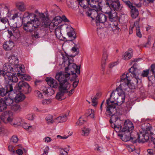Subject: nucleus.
<instances>
[{
	"instance_id": "a18cd8bd",
	"label": "nucleus",
	"mask_w": 155,
	"mask_h": 155,
	"mask_svg": "<svg viewBox=\"0 0 155 155\" xmlns=\"http://www.w3.org/2000/svg\"><path fill=\"white\" fill-rule=\"evenodd\" d=\"M45 119L48 124H52L54 121L55 122V119L54 120H53V116L51 115H47Z\"/></svg>"
},
{
	"instance_id": "4be33fe9",
	"label": "nucleus",
	"mask_w": 155,
	"mask_h": 155,
	"mask_svg": "<svg viewBox=\"0 0 155 155\" xmlns=\"http://www.w3.org/2000/svg\"><path fill=\"white\" fill-rule=\"evenodd\" d=\"M14 45L13 42L10 41H7L3 45L4 49L6 50H10Z\"/></svg>"
},
{
	"instance_id": "9b49d317",
	"label": "nucleus",
	"mask_w": 155,
	"mask_h": 155,
	"mask_svg": "<svg viewBox=\"0 0 155 155\" xmlns=\"http://www.w3.org/2000/svg\"><path fill=\"white\" fill-rule=\"evenodd\" d=\"M113 103H114L113 101L109 102L108 100H106V114L111 117L115 116V115H114V114L116 112V105Z\"/></svg>"
},
{
	"instance_id": "f3484780",
	"label": "nucleus",
	"mask_w": 155,
	"mask_h": 155,
	"mask_svg": "<svg viewBox=\"0 0 155 155\" xmlns=\"http://www.w3.org/2000/svg\"><path fill=\"white\" fill-rule=\"evenodd\" d=\"M117 92L118 96L114 104L117 105H120L124 102L125 98V94L124 93Z\"/></svg>"
},
{
	"instance_id": "ddd939ff",
	"label": "nucleus",
	"mask_w": 155,
	"mask_h": 155,
	"mask_svg": "<svg viewBox=\"0 0 155 155\" xmlns=\"http://www.w3.org/2000/svg\"><path fill=\"white\" fill-rule=\"evenodd\" d=\"M70 88L65 87H58L59 91L57 93L56 96V98L59 101H61L64 99L66 97H64V95L65 93H68V90Z\"/></svg>"
},
{
	"instance_id": "2f4dec72",
	"label": "nucleus",
	"mask_w": 155,
	"mask_h": 155,
	"mask_svg": "<svg viewBox=\"0 0 155 155\" xmlns=\"http://www.w3.org/2000/svg\"><path fill=\"white\" fill-rule=\"evenodd\" d=\"M40 30L38 29V28L32 30V31L30 32L32 37L36 38H39L40 37Z\"/></svg>"
},
{
	"instance_id": "e2e57ef3",
	"label": "nucleus",
	"mask_w": 155,
	"mask_h": 155,
	"mask_svg": "<svg viewBox=\"0 0 155 155\" xmlns=\"http://www.w3.org/2000/svg\"><path fill=\"white\" fill-rule=\"evenodd\" d=\"M18 141V139L17 137L15 136H13L11 139V141L13 143H17Z\"/></svg>"
},
{
	"instance_id": "3c124183",
	"label": "nucleus",
	"mask_w": 155,
	"mask_h": 155,
	"mask_svg": "<svg viewBox=\"0 0 155 155\" xmlns=\"http://www.w3.org/2000/svg\"><path fill=\"white\" fill-rule=\"evenodd\" d=\"M1 8H3L5 10V11L7 12V13H9L10 12V9L5 4H2L0 5Z\"/></svg>"
},
{
	"instance_id": "0e129e2a",
	"label": "nucleus",
	"mask_w": 155,
	"mask_h": 155,
	"mask_svg": "<svg viewBox=\"0 0 155 155\" xmlns=\"http://www.w3.org/2000/svg\"><path fill=\"white\" fill-rule=\"evenodd\" d=\"M51 101L50 99H46L42 101V104L44 105H47L50 104L51 102Z\"/></svg>"
},
{
	"instance_id": "4d7b16f0",
	"label": "nucleus",
	"mask_w": 155,
	"mask_h": 155,
	"mask_svg": "<svg viewBox=\"0 0 155 155\" xmlns=\"http://www.w3.org/2000/svg\"><path fill=\"white\" fill-rule=\"evenodd\" d=\"M150 71L152 72L153 74L154 75V77L155 78V64H152L150 67Z\"/></svg>"
},
{
	"instance_id": "79ce46f5",
	"label": "nucleus",
	"mask_w": 155,
	"mask_h": 155,
	"mask_svg": "<svg viewBox=\"0 0 155 155\" xmlns=\"http://www.w3.org/2000/svg\"><path fill=\"white\" fill-rule=\"evenodd\" d=\"M90 129L86 127H84L81 130V135L84 136H87L89 134Z\"/></svg>"
},
{
	"instance_id": "bf43d9fd",
	"label": "nucleus",
	"mask_w": 155,
	"mask_h": 155,
	"mask_svg": "<svg viewBox=\"0 0 155 155\" xmlns=\"http://www.w3.org/2000/svg\"><path fill=\"white\" fill-rule=\"evenodd\" d=\"M0 74L2 75L3 76H5L6 78H7V75H10L9 73H7L4 70H3L0 71Z\"/></svg>"
},
{
	"instance_id": "423d86ee",
	"label": "nucleus",
	"mask_w": 155,
	"mask_h": 155,
	"mask_svg": "<svg viewBox=\"0 0 155 155\" xmlns=\"http://www.w3.org/2000/svg\"><path fill=\"white\" fill-rule=\"evenodd\" d=\"M80 5L84 8H86L89 5L93 8H100L101 7V2L100 0H77Z\"/></svg>"
},
{
	"instance_id": "f8f14e48",
	"label": "nucleus",
	"mask_w": 155,
	"mask_h": 155,
	"mask_svg": "<svg viewBox=\"0 0 155 155\" xmlns=\"http://www.w3.org/2000/svg\"><path fill=\"white\" fill-rule=\"evenodd\" d=\"M97 15V17L96 23H104L107 20V16L104 14L101 13L97 14V12L96 10L91 9V12L90 13H88V15L89 16H91L92 14Z\"/></svg>"
},
{
	"instance_id": "6ab92c4d",
	"label": "nucleus",
	"mask_w": 155,
	"mask_h": 155,
	"mask_svg": "<svg viewBox=\"0 0 155 155\" xmlns=\"http://www.w3.org/2000/svg\"><path fill=\"white\" fill-rule=\"evenodd\" d=\"M18 66H21L20 65L14 66L13 68H12L10 65L8 64H5L3 66V69L7 73H9L11 71L15 73L16 72H18V71H15V69L17 68V67Z\"/></svg>"
},
{
	"instance_id": "680f3d73",
	"label": "nucleus",
	"mask_w": 155,
	"mask_h": 155,
	"mask_svg": "<svg viewBox=\"0 0 155 155\" xmlns=\"http://www.w3.org/2000/svg\"><path fill=\"white\" fill-rule=\"evenodd\" d=\"M124 3L131 9L134 6L132 5V3L129 1H124Z\"/></svg>"
},
{
	"instance_id": "4c0bfd02",
	"label": "nucleus",
	"mask_w": 155,
	"mask_h": 155,
	"mask_svg": "<svg viewBox=\"0 0 155 155\" xmlns=\"http://www.w3.org/2000/svg\"><path fill=\"white\" fill-rule=\"evenodd\" d=\"M8 79L11 82H16L18 81V78L15 75H7Z\"/></svg>"
},
{
	"instance_id": "72a5a7b5",
	"label": "nucleus",
	"mask_w": 155,
	"mask_h": 155,
	"mask_svg": "<svg viewBox=\"0 0 155 155\" xmlns=\"http://www.w3.org/2000/svg\"><path fill=\"white\" fill-rule=\"evenodd\" d=\"M7 108L6 104L3 99L0 98V112H2L5 110Z\"/></svg>"
},
{
	"instance_id": "1a4fd4ad",
	"label": "nucleus",
	"mask_w": 155,
	"mask_h": 155,
	"mask_svg": "<svg viewBox=\"0 0 155 155\" xmlns=\"http://www.w3.org/2000/svg\"><path fill=\"white\" fill-rule=\"evenodd\" d=\"M15 89L25 94L29 93L31 91V88L29 85L24 81H20Z\"/></svg>"
},
{
	"instance_id": "6e6552de",
	"label": "nucleus",
	"mask_w": 155,
	"mask_h": 155,
	"mask_svg": "<svg viewBox=\"0 0 155 155\" xmlns=\"http://www.w3.org/2000/svg\"><path fill=\"white\" fill-rule=\"evenodd\" d=\"M15 71H18L16 75L22 81L25 80L30 81L31 80V78L30 76L25 74V71L24 66L21 65V66H18L17 68H15Z\"/></svg>"
},
{
	"instance_id": "e433bc0d",
	"label": "nucleus",
	"mask_w": 155,
	"mask_h": 155,
	"mask_svg": "<svg viewBox=\"0 0 155 155\" xmlns=\"http://www.w3.org/2000/svg\"><path fill=\"white\" fill-rule=\"evenodd\" d=\"M42 91H43L44 93L45 94H48V95L51 94H49V92H52V94H53L54 93V90L51 88H48L44 86L41 88Z\"/></svg>"
},
{
	"instance_id": "c03bdc74",
	"label": "nucleus",
	"mask_w": 155,
	"mask_h": 155,
	"mask_svg": "<svg viewBox=\"0 0 155 155\" xmlns=\"http://www.w3.org/2000/svg\"><path fill=\"white\" fill-rule=\"evenodd\" d=\"M108 53L107 50L104 49L102 55V61H106L107 59Z\"/></svg>"
},
{
	"instance_id": "7c9ffc66",
	"label": "nucleus",
	"mask_w": 155,
	"mask_h": 155,
	"mask_svg": "<svg viewBox=\"0 0 155 155\" xmlns=\"http://www.w3.org/2000/svg\"><path fill=\"white\" fill-rule=\"evenodd\" d=\"M17 8L21 12H24L26 10V6L24 3L22 2H18L16 4Z\"/></svg>"
},
{
	"instance_id": "39448f33",
	"label": "nucleus",
	"mask_w": 155,
	"mask_h": 155,
	"mask_svg": "<svg viewBox=\"0 0 155 155\" xmlns=\"http://www.w3.org/2000/svg\"><path fill=\"white\" fill-rule=\"evenodd\" d=\"M130 77H131V76L130 75L128 76L127 74H124L121 77V83L117 88L115 91L119 93H124V91L126 90L128 87V84L131 80Z\"/></svg>"
},
{
	"instance_id": "58836bf2",
	"label": "nucleus",
	"mask_w": 155,
	"mask_h": 155,
	"mask_svg": "<svg viewBox=\"0 0 155 155\" xmlns=\"http://www.w3.org/2000/svg\"><path fill=\"white\" fill-rule=\"evenodd\" d=\"M134 79V82L132 83L128 82V87H129L130 89H134L137 86V84L138 83V82L137 83H136V80H135V78L134 77H132ZM140 80H138V82L139 81H140ZM130 82V81L129 82Z\"/></svg>"
},
{
	"instance_id": "0eeeda50",
	"label": "nucleus",
	"mask_w": 155,
	"mask_h": 155,
	"mask_svg": "<svg viewBox=\"0 0 155 155\" xmlns=\"http://www.w3.org/2000/svg\"><path fill=\"white\" fill-rule=\"evenodd\" d=\"M11 112L10 111H5L2 114L4 115L5 114L7 115V118L5 119L7 123H9L12 125L16 127L20 125L21 124L22 120L20 118L16 117L13 118L12 116H10V114H11Z\"/></svg>"
},
{
	"instance_id": "aec40b11",
	"label": "nucleus",
	"mask_w": 155,
	"mask_h": 155,
	"mask_svg": "<svg viewBox=\"0 0 155 155\" xmlns=\"http://www.w3.org/2000/svg\"><path fill=\"white\" fill-rule=\"evenodd\" d=\"M8 23V20L6 18H0V31L5 30Z\"/></svg>"
},
{
	"instance_id": "c9c22d12",
	"label": "nucleus",
	"mask_w": 155,
	"mask_h": 155,
	"mask_svg": "<svg viewBox=\"0 0 155 155\" xmlns=\"http://www.w3.org/2000/svg\"><path fill=\"white\" fill-rule=\"evenodd\" d=\"M79 80L75 81L73 83L72 85L74 87L73 88L71 89L69 91V93H68V95L69 96H71L74 92V88L76 87L79 83Z\"/></svg>"
},
{
	"instance_id": "cd10ccee",
	"label": "nucleus",
	"mask_w": 155,
	"mask_h": 155,
	"mask_svg": "<svg viewBox=\"0 0 155 155\" xmlns=\"http://www.w3.org/2000/svg\"><path fill=\"white\" fill-rule=\"evenodd\" d=\"M67 114H65L58 117L55 119V122L58 123L65 122L67 120Z\"/></svg>"
},
{
	"instance_id": "6e6d98bb",
	"label": "nucleus",
	"mask_w": 155,
	"mask_h": 155,
	"mask_svg": "<svg viewBox=\"0 0 155 155\" xmlns=\"http://www.w3.org/2000/svg\"><path fill=\"white\" fill-rule=\"evenodd\" d=\"M149 69H147L143 70L141 74V76L143 77H147L149 74Z\"/></svg>"
},
{
	"instance_id": "a211bd4d",
	"label": "nucleus",
	"mask_w": 155,
	"mask_h": 155,
	"mask_svg": "<svg viewBox=\"0 0 155 155\" xmlns=\"http://www.w3.org/2000/svg\"><path fill=\"white\" fill-rule=\"evenodd\" d=\"M46 81L51 87L55 88L58 87V84L55 80L51 78H46Z\"/></svg>"
},
{
	"instance_id": "7ed1b4c3",
	"label": "nucleus",
	"mask_w": 155,
	"mask_h": 155,
	"mask_svg": "<svg viewBox=\"0 0 155 155\" xmlns=\"http://www.w3.org/2000/svg\"><path fill=\"white\" fill-rule=\"evenodd\" d=\"M62 55L63 61L64 62L68 60V67L65 68V70L66 71H68L69 73L71 72V74L73 75L71 80H74L76 79L78 77L76 73L78 74H80V67H78L75 64L71 63L70 61L69 60V57L67 55L64 54H62Z\"/></svg>"
},
{
	"instance_id": "2eb2a0df",
	"label": "nucleus",
	"mask_w": 155,
	"mask_h": 155,
	"mask_svg": "<svg viewBox=\"0 0 155 155\" xmlns=\"http://www.w3.org/2000/svg\"><path fill=\"white\" fill-rule=\"evenodd\" d=\"M39 16L41 20L42 25L44 27H48L50 25V22L48 17L45 16L43 13H39Z\"/></svg>"
},
{
	"instance_id": "09e8293b",
	"label": "nucleus",
	"mask_w": 155,
	"mask_h": 155,
	"mask_svg": "<svg viewBox=\"0 0 155 155\" xmlns=\"http://www.w3.org/2000/svg\"><path fill=\"white\" fill-rule=\"evenodd\" d=\"M1 87L2 86L0 85V96H4L7 93V91L4 88L2 87Z\"/></svg>"
},
{
	"instance_id": "c756f323",
	"label": "nucleus",
	"mask_w": 155,
	"mask_h": 155,
	"mask_svg": "<svg viewBox=\"0 0 155 155\" xmlns=\"http://www.w3.org/2000/svg\"><path fill=\"white\" fill-rule=\"evenodd\" d=\"M139 19L135 21L134 23V25L136 27V33L137 36L140 38H141L142 37V35L140 31V29L139 26Z\"/></svg>"
},
{
	"instance_id": "f03ea898",
	"label": "nucleus",
	"mask_w": 155,
	"mask_h": 155,
	"mask_svg": "<svg viewBox=\"0 0 155 155\" xmlns=\"http://www.w3.org/2000/svg\"><path fill=\"white\" fill-rule=\"evenodd\" d=\"M23 19H30L26 23L23 25L24 29L27 32H31L38 27L40 22L36 15L34 13L25 12L23 15Z\"/></svg>"
},
{
	"instance_id": "473e14b6",
	"label": "nucleus",
	"mask_w": 155,
	"mask_h": 155,
	"mask_svg": "<svg viewBox=\"0 0 155 155\" xmlns=\"http://www.w3.org/2000/svg\"><path fill=\"white\" fill-rule=\"evenodd\" d=\"M16 103L17 102H15L11 105V108L12 110L15 111L19 112L21 110V108L20 105Z\"/></svg>"
},
{
	"instance_id": "774afa93",
	"label": "nucleus",
	"mask_w": 155,
	"mask_h": 155,
	"mask_svg": "<svg viewBox=\"0 0 155 155\" xmlns=\"http://www.w3.org/2000/svg\"><path fill=\"white\" fill-rule=\"evenodd\" d=\"M127 149L129 152H131L135 150V147L134 146L131 145L130 146H128L127 147Z\"/></svg>"
},
{
	"instance_id": "a19ab883",
	"label": "nucleus",
	"mask_w": 155,
	"mask_h": 155,
	"mask_svg": "<svg viewBox=\"0 0 155 155\" xmlns=\"http://www.w3.org/2000/svg\"><path fill=\"white\" fill-rule=\"evenodd\" d=\"M67 35L70 38L71 41H72L76 38V36L74 31L73 30L71 31H70L68 32Z\"/></svg>"
},
{
	"instance_id": "a878e982",
	"label": "nucleus",
	"mask_w": 155,
	"mask_h": 155,
	"mask_svg": "<svg viewBox=\"0 0 155 155\" xmlns=\"http://www.w3.org/2000/svg\"><path fill=\"white\" fill-rule=\"evenodd\" d=\"M118 95L117 92L115 91V90L113 91L110 95L109 98L107 99L108 100V102H110L111 101H114V104L118 97Z\"/></svg>"
},
{
	"instance_id": "f704fd0d",
	"label": "nucleus",
	"mask_w": 155,
	"mask_h": 155,
	"mask_svg": "<svg viewBox=\"0 0 155 155\" xmlns=\"http://www.w3.org/2000/svg\"><path fill=\"white\" fill-rule=\"evenodd\" d=\"M130 12L131 16L133 18H136L138 15V10L135 7H134L131 9Z\"/></svg>"
},
{
	"instance_id": "052dcab7",
	"label": "nucleus",
	"mask_w": 155,
	"mask_h": 155,
	"mask_svg": "<svg viewBox=\"0 0 155 155\" xmlns=\"http://www.w3.org/2000/svg\"><path fill=\"white\" fill-rule=\"evenodd\" d=\"M61 18L60 16H57L54 18L53 21H54L55 22H58V24L61 23Z\"/></svg>"
},
{
	"instance_id": "b1692460",
	"label": "nucleus",
	"mask_w": 155,
	"mask_h": 155,
	"mask_svg": "<svg viewBox=\"0 0 155 155\" xmlns=\"http://www.w3.org/2000/svg\"><path fill=\"white\" fill-rule=\"evenodd\" d=\"M135 137L137 139V142L138 141L139 143L144 142L149 139V137L145 138V134H138L137 133H135Z\"/></svg>"
},
{
	"instance_id": "393cba45",
	"label": "nucleus",
	"mask_w": 155,
	"mask_h": 155,
	"mask_svg": "<svg viewBox=\"0 0 155 155\" xmlns=\"http://www.w3.org/2000/svg\"><path fill=\"white\" fill-rule=\"evenodd\" d=\"M9 62L14 66L19 65L18 64V60L17 57L14 55H10L8 58Z\"/></svg>"
},
{
	"instance_id": "ea45409f",
	"label": "nucleus",
	"mask_w": 155,
	"mask_h": 155,
	"mask_svg": "<svg viewBox=\"0 0 155 155\" xmlns=\"http://www.w3.org/2000/svg\"><path fill=\"white\" fill-rule=\"evenodd\" d=\"M4 100L5 101V104H6V105L11 106L13 104L14 102L13 99H11L10 97L4 98Z\"/></svg>"
},
{
	"instance_id": "338daca9",
	"label": "nucleus",
	"mask_w": 155,
	"mask_h": 155,
	"mask_svg": "<svg viewBox=\"0 0 155 155\" xmlns=\"http://www.w3.org/2000/svg\"><path fill=\"white\" fill-rule=\"evenodd\" d=\"M49 150V148L48 146H47L45 149L43 153L41 155H47Z\"/></svg>"
},
{
	"instance_id": "49530a36",
	"label": "nucleus",
	"mask_w": 155,
	"mask_h": 155,
	"mask_svg": "<svg viewBox=\"0 0 155 155\" xmlns=\"http://www.w3.org/2000/svg\"><path fill=\"white\" fill-rule=\"evenodd\" d=\"M132 57L131 53L127 51L125 52V54L123 55V58L125 60H128Z\"/></svg>"
},
{
	"instance_id": "bb28decb",
	"label": "nucleus",
	"mask_w": 155,
	"mask_h": 155,
	"mask_svg": "<svg viewBox=\"0 0 155 155\" xmlns=\"http://www.w3.org/2000/svg\"><path fill=\"white\" fill-rule=\"evenodd\" d=\"M25 95L22 93L19 92L16 94L15 97V102H19L22 101L25 98Z\"/></svg>"
},
{
	"instance_id": "13d9d810",
	"label": "nucleus",
	"mask_w": 155,
	"mask_h": 155,
	"mask_svg": "<svg viewBox=\"0 0 155 155\" xmlns=\"http://www.w3.org/2000/svg\"><path fill=\"white\" fill-rule=\"evenodd\" d=\"M84 120L82 119L81 117H80L78 121L77 122L76 124L77 125L81 126L84 123Z\"/></svg>"
},
{
	"instance_id": "f257e3e1",
	"label": "nucleus",
	"mask_w": 155,
	"mask_h": 155,
	"mask_svg": "<svg viewBox=\"0 0 155 155\" xmlns=\"http://www.w3.org/2000/svg\"><path fill=\"white\" fill-rule=\"evenodd\" d=\"M133 123L129 120H126L121 132L122 134H119L118 136L121 137L122 140L125 142L130 140L133 143L137 142V139L135 136H134L133 130L134 129Z\"/></svg>"
},
{
	"instance_id": "603ef678",
	"label": "nucleus",
	"mask_w": 155,
	"mask_h": 155,
	"mask_svg": "<svg viewBox=\"0 0 155 155\" xmlns=\"http://www.w3.org/2000/svg\"><path fill=\"white\" fill-rule=\"evenodd\" d=\"M69 150V149H68L66 151L65 150H63L61 149L60 150L59 155H68V153Z\"/></svg>"
},
{
	"instance_id": "de8ad7c7",
	"label": "nucleus",
	"mask_w": 155,
	"mask_h": 155,
	"mask_svg": "<svg viewBox=\"0 0 155 155\" xmlns=\"http://www.w3.org/2000/svg\"><path fill=\"white\" fill-rule=\"evenodd\" d=\"M55 33L57 37L60 38L61 36V33L60 27L58 26L55 29Z\"/></svg>"
},
{
	"instance_id": "37998d69",
	"label": "nucleus",
	"mask_w": 155,
	"mask_h": 155,
	"mask_svg": "<svg viewBox=\"0 0 155 155\" xmlns=\"http://www.w3.org/2000/svg\"><path fill=\"white\" fill-rule=\"evenodd\" d=\"M85 115L86 117H90L91 118H94V111L92 110V109H89L87 110L86 113L85 114Z\"/></svg>"
},
{
	"instance_id": "c85d7f7f",
	"label": "nucleus",
	"mask_w": 155,
	"mask_h": 155,
	"mask_svg": "<svg viewBox=\"0 0 155 155\" xmlns=\"http://www.w3.org/2000/svg\"><path fill=\"white\" fill-rule=\"evenodd\" d=\"M113 121L115 123L116 126L120 127L121 126V122L120 118L117 116H112L110 118V121Z\"/></svg>"
},
{
	"instance_id": "864d4df0",
	"label": "nucleus",
	"mask_w": 155,
	"mask_h": 155,
	"mask_svg": "<svg viewBox=\"0 0 155 155\" xmlns=\"http://www.w3.org/2000/svg\"><path fill=\"white\" fill-rule=\"evenodd\" d=\"M112 29L114 33L115 34H118L121 30L119 28L118 26L116 27H112Z\"/></svg>"
},
{
	"instance_id": "9d476101",
	"label": "nucleus",
	"mask_w": 155,
	"mask_h": 155,
	"mask_svg": "<svg viewBox=\"0 0 155 155\" xmlns=\"http://www.w3.org/2000/svg\"><path fill=\"white\" fill-rule=\"evenodd\" d=\"M137 65V63L134 64L133 66L129 69V72L127 73L128 75H130L131 77H134L136 80V83H137L138 80H140L139 76L140 73V71L136 67Z\"/></svg>"
},
{
	"instance_id": "69168bd1",
	"label": "nucleus",
	"mask_w": 155,
	"mask_h": 155,
	"mask_svg": "<svg viewBox=\"0 0 155 155\" xmlns=\"http://www.w3.org/2000/svg\"><path fill=\"white\" fill-rule=\"evenodd\" d=\"M14 147L12 145H9L8 146V150L12 154L14 153L15 152L14 150Z\"/></svg>"
},
{
	"instance_id": "dca6fc26",
	"label": "nucleus",
	"mask_w": 155,
	"mask_h": 155,
	"mask_svg": "<svg viewBox=\"0 0 155 155\" xmlns=\"http://www.w3.org/2000/svg\"><path fill=\"white\" fill-rule=\"evenodd\" d=\"M101 9L102 12L105 14H107L113 10L111 5H109V3L108 2H106L105 4H104L103 6L101 5V7L100 8H97V9Z\"/></svg>"
},
{
	"instance_id": "412c9836",
	"label": "nucleus",
	"mask_w": 155,
	"mask_h": 155,
	"mask_svg": "<svg viewBox=\"0 0 155 155\" xmlns=\"http://www.w3.org/2000/svg\"><path fill=\"white\" fill-rule=\"evenodd\" d=\"M110 5L113 10L115 11L120 9V4L119 0H113L111 2Z\"/></svg>"
},
{
	"instance_id": "4468645a",
	"label": "nucleus",
	"mask_w": 155,
	"mask_h": 155,
	"mask_svg": "<svg viewBox=\"0 0 155 155\" xmlns=\"http://www.w3.org/2000/svg\"><path fill=\"white\" fill-rule=\"evenodd\" d=\"M19 27V26H17L16 23H15V25H14L13 26H11L10 30H8L10 36H13L15 37H18L20 36L19 31L18 29Z\"/></svg>"
},
{
	"instance_id": "5701e85b",
	"label": "nucleus",
	"mask_w": 155,
	"mask_h": 155,
	"mask_svg": "<svg viewBox=\"0 0 155 155\" xmlns=\"http://www.w3.org/2000/svg\"><path fill=\"white\" fill-rule=\"evenodd\" d=\"M107 14L109 20L110 21H115L117 20V13L115 11L113 10Z\"/></svg>"
},
{
	"instance_id": "5fc2aeb1",
	"label": "nucleus",
	"mask_w": 155,
	"mask_h": 155,
	"mask_svg": "<svg viewBox=\"0 0 155 155\" xmlns=\"http://www.w3.org/2000/svg\"><path fill=\"white\" fill-rule=\"evenodd\" d=\"M21 124V126L22 127L26 130L29 129L30 128L32 127L31 126H30L29 124H28L26 123H23Z\"/></svg>"
},
{
	"instance_id": "20e7f679",
	"label": "nucleus",
	"mask_w": 155,
	"mask_h": 155,
	"mask_svg": "<svg viewBox=\"0 0 155 155\" xmlns=\"http://www.w3.org/2000/svg\"><path fill=\"white\" fill-rule=\"evenodd\" d=\"M70 73L67 71H60L57 73L55 76V79L59 82L60 87H65L70 88V84L68 81L70 78Z\"/></svg>"
},
{
	"instance_id": "8fccbe9b",
	"label": "nucleus",
	"mask_w": 155,
	"mask_h": 155,
	"mask_svg": "<svg viewBox=\"0 0 155 155\" xmlns=\"http://www.w3.org/2000/svg\"><path fill=\"white\" fill-rule=\"evenodd\" d=\"M6 89L5 91H7V93L8 92H11L12 91H13V86H12L11 84H7L6 86Z\"/></svg>"
}]
</instances>
